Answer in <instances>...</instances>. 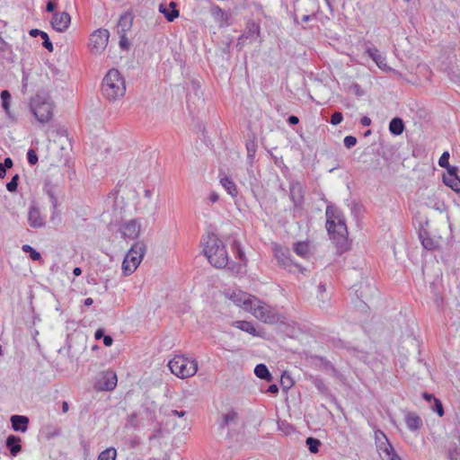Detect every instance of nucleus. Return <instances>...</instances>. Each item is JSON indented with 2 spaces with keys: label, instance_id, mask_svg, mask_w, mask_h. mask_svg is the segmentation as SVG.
Returning <instances> with one entry per match:
<instances>
[{
  "label": "nucleus",
  "instance_id": "obj_26",
  "mask_svg": "<svg viewBox=\"0 0 460 460\" xmlns=\"http://www.w3.org/2000/svg\"><path fill=\"white\" fill-rule=\"evenodd\" d=\"M404 122L399 117L392 119L389 123V130L391 134L394 136H400L401 134H402V132L404 131Z\"/></svg>",
  "mask_w": 460,
  "mask_h": 460
},
{
  "label": "nucleus",
  "instance_id": "obj_54",
  "mask_svg": "<svg viewBox=\"0 0 460 460\" xmlns=\"http://www.w3.org/2000/svg\"><path fill=\"white\" fill-rule=\"evenodd\" d=\"M288 122L290 124V125H296L298 122H299V119L298 117L295 116V115H291L288 118Z\"/></svg>",
  "mask_w": 460,
  "mask_h": 460
},
{
  "label": "nucleus",
  "instance_id": "obj_56",
  "mask_svg": "<svg viewBox=\"0 0 460 460\" xmlns=\"http://www.w3.org/2000/svg\"><path fill=\"white\" fill-rule=\"evenodd\" d=\"M422 397H423L427 402H432V401L434 402V401H435V399H437V398H436L432 394H429V393H424V394H422Z\"/></svg>",
  "mask_w": 460,
  "mask_h": 460
},
{
  "label": "nucleus",
  "instance_id": "obj_15",
  "mask_svg": "<svg viewBox=\"0 0 460 460\" xmlns=\"http://www.w3.org/2000/svg\"><path fill=\"white\" fill-rule=\"evenodd\" d=\"M367 53L380 69L384 71L391 70V67H389L386 64L385 57H384L376 47L367 48Z\"/></svg>",
  "mask_w": 460,
  "mask_h": 460
},
{
  "label": "nucleus",
  "instance_id": "obj_34",
  "mask_svg": "<svg viewBox=\"0 0 460 460\" xmlns=\"http://www.w3.org/2000/svg\"><path fill=\"white\" fill-rule=\"evenodd\" d=\"M13 166V160L10 157H6L3 163H0V179L4 178L6 174V169Z\"/></svg>",
  "mask_w": 460,
  "mask_h": 460
},
{
  "label": "nucleus",
  "instance_id": "obj_59",
  "mask_svg": "<svg viewBox=\"0 0 460 460\" xmlns=\"http://www.w3.org/2000/svg\"><path fill=\"white\" fill-rule=\"evenodd\" d=\"M381 436L385 439V443H383L380 446L385 447V445L389 443L388 439L386 438L385 435L381 430L376 431V438H381Z\"/></svg>",
  "mask_w": 460,
  "mask_h": 460
},
{
  "label": "nucleus",
  "instance_id": "obj_32",
  "mask_svg": "<svg viewBox=\"0 0 460 460\" xmlns=\"http://www.w3.org/2000/svg\"><path fill=\"white\" fill-rule=\"evenodd\" d=\"M306 446L308 447V449L311 453H317L319 450V447L321 445V442L319 439L314 438H306Z\"/></svg>",
  "mask_w": 460,
  "mask_h": 460
},
{
  "label": "nucleus",
  "instance_id": "obj_53",
  "mask_svg": "<svg viewBox=\"0 0 460 460\" xmlns=\"http://www.w3.org/2000/svg\"><path fill=\"white\" fill-rule=\"evenodd\" d=\"M208 199L211 203H215L219 199V195L217 192L213 191L209 194Z\"/></svg>",
  "mask_w": 460,
  "mask_h": 460
},
{
  "label": "nucleus",
  "instance_id": "obj_7",
  "mask_svg": "<svg viewBox=\"0 0 460 460\" xmlns=\"http://www.w3.org/2000/svg\"><path fill=\"white\" fill-rule=\"evenodd\" d=\"M171 372L180 378L193 376L198 371L196 359H190L183 355H176L168 363Z\"/></svg>",
  "mask_w": 460,
  "mask_h": 460
},
{
  "label": "nucleus",
  "instance_id": "obj_63",
  "mask_svg": "<svg viewBox=\"0 0 460 460\" xmlns=\"http://www.w3.org/2000/svg\"><path fill=\"white\" fill-rule=\"evenodd\" d=\"M152 195H153V191H152L151 190H149V189H146V190H145V191H144V197H145L146 199L150 200V199H151V198H152Z\"/></svg>",
  "mask_w": 460,
  "mask_h": 460
},
{
  "label": "nucleus",
  "instance_id": "obj_29",
  "mask_svg": "<svg viewBox=\"0 0 460 460\" xmlns=\"http://www.w3.org/2000/svg\"><path fill=\"white\" fill-rule=\"evenodd\" d=\"M294 252L303 258L309 256V243L308 242H297L294 244Z\"/></svg>",
  "mask_w": 460,
  "mask_h": 460
},
{
  "label": "nucleus",
  "instance_id": "obj_14",
  "mask_svg": "<svg viewBox=\"0 0 460 460\" xmlns=\"http://www.w3.org/2000/svg\"><path fill=\"white\" fill-rule=\"evenodd\" d=\"M117 375L113 371L102 373L96 383V387L102 391H112L117 385Z\"/></svg>",
  "mask_w": 460,
  "mask_h": 460
},
{
  "label": "nucleus",
  "instance_id": "obj_48",
  "mask_svg": "<svg viewBox=\"0 0 460 460\" xmlns=\"http://www.w3.org/2000/svg\"><path fill=\"white\" fill-rule=\"evenodd\" d=\"M57 7L56 0H49L46 5V11L53 13Z\"/></svg>",
  "mask_w": 460,
  "mask_h": 460
},
{
  "label": "nucleus",
  "instance_id": "obj_57",
  "mask_svg": "<svg viewBox=\"0 0 460 460\" xmlns=\"http://www.w3.org/2000/svg\"><path fill=\"white\" fill-rule=\"evenodd\" d=\"M43 31H40L39 29H32L30 31V35L32 36V37H37V36H40L41 37V34H43Z\"/></svg>",
  "mask_w": 460,
  "mask_h": 460
},
{
  "label": "nucleus",
  "instance_id": "obj_1",
  "mask_svg": "<svg viewBox=\"0 0 460 460\" xmlns=\"http://www.w3.org/2000/svg\"><path fill=\"white\" fill-rule=\"evenodd\" d=\"M326 228L330 235L339 243L347 241L348 229L342 212L335 206L326 208Z\"/></svg>",
  "mask_w": 460,
  "mask_h": 460
},
{
  "label": "nucleus",
  "instance_id": "obj_46",
  "mask_svg": "<svg viewBox=\"0 0 460 460\" xmlns=\"http://www.w3.org/2000/svg\"><path fill=\"white\" fill-rule=\"evenodd\" d=\"M448 456L450 460H460V449L457 447L450 449Z\"/></svg>",
  "mask_w": 460,
  "mask_h": 460
},
{
  "label": "nucleus",
  "instance_id": "obj_61",
  "mask_svg": "<svg viewBox=\"0 0 460 460\" xmlns=\"http://www.w3.org/2000/svg\"><path fill=\"white\" fill-rule=\"evenodd\" d=\"M447 169V172L446 173H454V174H456L457 173V168L455 167V166H451L450 164L447 167H445Z\"/></svg>",
  "mask_w": 460,
  "mask_h": 460
},
{
  "label": "nucleus",
  "instance_id": "obj_55",
  "mask_svg": "<svg viewBox=\"0 0 460 460\" xmlns=\"http://www.w3.org/2000/svg\"><path fill=\"white\" fill-rule=\"evenodd\" d=\"M360 123H361V125H362V126H364V127H367V126H370V124H371V119H370V118H369V117H367V116H364V117H362V118H361V119H360Z\"/></svg>",
  "mask_w": 460,
  "mask_h": 460
},
{
  "label": "nucleus",
  "instance_id": "obj_31",
  "mask_svg": "<svg viewBox=\"0 0 460 460\" xmlns=\"http://www.w3.org/2000/svg\"><path fill=\"white\" fill-rule=\"evenodd\" d=\"M1 100H2V107L4 111L9 114L10 109V101H11V93L7 90H3L1 92Z\"/></svg>",
  "mask_w": 460,
  "mask_h": 460
},
{
  "label": "nucleus",
  "instance_id": "obj_50",
  "mask_svg": "<svg viewBox=\"0 0 460 460\" xmlns=\"http://www.w3.org/2000/svg\"><path fill=\"white\" fill-rule=\"evenodd\" d=\"M325 291H326V287H325V285H324V284H320V285L318 286V293H319V294H318V297H319L321 300H323V301L324 300V299H323V294L325 293Z\"/></svg>",
  "mask_w": 460,
  "mask_h": 460
},
{
  "label": "nucleus",
  "instance_id": "obj_5",
  "mask_svg": "<svg viewBox=\"0 0 460 460\" xmlns=\"http://www.w3.org/2000/svg\"><path fill=\"white\" fill-rule=\"evenodd\" d=\"M243 308L265 323L273 324L279 321V315L273 308L255 297L244 296Z\"/></svg>",
  "mask_w": 460,
  "mask_h": 460
},
{
  "label": "nucleus",
  "instance_id": "obj_3",
  "mask_svg": "<svg viewBox=\"0 0 460 460\" xmlns=\"http://www.w3.org/2000/svg\"><path fill=\"white\" fill-rule=\"evenodd\" d=\"M54 107V102L49 94L44 91H39L30 101V110L41 124H46L51 120Z\"/></svg>",
  "mask_w": 460,
  "mask_h": 460
},
{
  "label": "nucleus",
  "instance_id": "obj_36",
  "mask_svg": "<svg viewBox=\"0 0 460 460\" xmlns=\"http://www.w3.org/2000/svg\"><path fill=\"white\" fill-rule=\"evenodd\" d=\"M19 181V174H15L13 176L11 181L6 184V189L10 192H14L17 190Z\"/></svg>",
  "mask_w": 460,
  "mask_h": 460
},
{
  "label": "nucleus",
  "instance_id": "obj_35",
  "mask_svg": "<svg viewBox=\"0 0 460 460\" xmlns=\"http://www.w3.org/2000/svg\"><path fill=\"white\" fill-rule=\"evenodd\" d=\"M313 384L315 386V388L321 393V394H327L328 387L325 385L323 379L314 377L313 379Z\"/></svg>",
  "mask_w": 460,
  "mask_h": 460
},
{
  "label": "nucleus",
  "instance_id": "obj_51",
  "mask_svg": "<svg viewBox=\"0 0 460 460\" xmlns=\"http://www.w3.org/2000/svg\"><path fill=\"white\" fill-rule=\"evenodd\" d=\"M266 392L269 394H277L279 392V387L277 385L272 384V385H269Z\"/></svg>",
  "mask_w": 460,
  "mask_h": 460
},
{
  "label": "nucleus",
  "instance_id": "obj_49",
  "mask_svg": "<svg viewBox=\"0 0 460 460\" xmlns=\"http://www.w3.org/2000/svg\"><path fill=\"white\" fill-rule=\"evenodd\" d=\"M281 385H283L284 388L288 389L292 385V380L289 378V376H282Z\"/></svg>",
  "mask_w": 460,
  "mask_h": 460
},
{
  "label": "nucleus",
  "instance_id": "obj_20",
  "mask_svg": "<svg viewBox=\"0 0 460 460\" xmlns=\"http://www.w3.org/2000/svg\"><path fill=\"white\" fill-rule=\"evenodd\" d=\"M239 422V414L234 410H230L223 414L219 422V429H224L230 425H237Z\"/></svg>",
  "mask_w": 460,
  "mask_h": 460
},
{
  "label": "nucleus",
  "instance_id": "obj_52",
  "mask_svg": "<svg viewBox=\"0 0 460 460\" xmlns=\"http://www.w3.org/2000/svg\"><path fill=\"white\" fill-rule=\"evenodd\" d=\"M103 343H104V345H105V346H107V347L111 346V345H112V343H113V339H112V337H111V336H110V335H105V336H103Z\"/></svg>",
  "mask_w": 460,
  "mask_h": 460
},
{
  "label": "nucleus",
  "instance_id": "obj_8",
  "mask_svg": "<svg viewBox=\"0 0 460 460\" xmlns=\"http://www.w3.org/2000/svg\"><path fill=\"white\" fill-rule=\"evenodd\" d=\"M274 256L277 260L278 265L288 270L289 272H295L298 270L301 273H304L306 270L297 263H295L290 258V251L288 248L275 245L274 246Z\"/></svg>",
  "mask_w": 460,
  "mask_h": 460
},
{
  "label": "nucleus",
  "instance_id": "obj_10",
  "mask_svg": "<svg viewBox=\"0 0 460 460\" xmlns=\"http://www.w3.org/2000/svg\"><path fill=\"white\" fill-rule=\"evenodd\" d=\"M43 190L49 197V201L51 203L52 213L50 216V221L54 222L56 220V218L59 217V210L58 209V188L51 182L48 181V182H45Z\"/></svg>",
  "mask_w": 460,
  "mask_h": 460
},
{
  "label": "nucleus",
  "instance_id": "obj_38",
  "mask_svg": "<svg viewBox=\"0 0 460 460\" xmlns=\"http://www.w3.org/2000/svg\"><path fill=\"white\" fill-rule=\"evenodd\" d=\"M41 39L43 40L42 45L45 49H47L49 51L52 52L54 48L52 42L49 40V35L47 32H43L41 34Z\"/></svg>",
  "mask_w": 460,
  "mask_h": 460
},
{
  "label": "nucleus",
  "instance_id": "obj_2",
  "mask_svg": "<svg viewBox=\"0 0 460 460\" xmlns=\"http://www.w3.org/2000/svg\"><path fill=\"white\" fill-rule=\"evenodd\" d=\"M102 92L104 98L110 102L122 98L126 93V84L119 71L110 69L102 83Z\"/></svg>",
  "mask_w": 460,
  "mask_h": 460
},
{
  "label": "nucleus",
  "instance_id": "obj_39",
  "mask_svg": "<svg viewBox=\"0 0 460 460\" xmlns=\"http://www.w3.org/2000/svg\"><path fill=\"white\" fill-rule=\"evenodd\" d=\"M119 34V47L124 49V50H128L129 49V42H128V40L126 36V33H118Z\"/></svg>",
  "mask_w": 460,
  "mask_h": 460
},
{
  "label": "nucleus",
  "instance_id": "obj_6",
  "mask_svg": "<svg viewBox=\"0 0 460 460\" xmlns=\"http://www.w3.org/2000/svg\"><path fill=\"white\" fill-rule=\"evenodd\" d=\"M146 252L144 242H136L126 253L122 261L121 270L124 276L131 275L139 266Z\"/></svg>",
  "mask_w": 460,
  "mask_h": 460
},
{
  "label": "nucleus",
  "instance_id": "obj_64",
  "mask_svg": "<svg viewBox=\"0 0 460 460\" xmlns=\"http://www.w3.org/2000/svg\"><path fill=\"white\" fill-rule=\"evenodd\" d=\"M73 274L75 276H80L82 274V270L81 268L79 267H75L74 270H73Z\"/></svg>",
  "mask_w": 460,
  "mask_h": 460
},
{
  "label": "nucleus",
  "instance_id": "obj_45",
  "mask_svg": "<svg viewBox=\"0 0 460 460\" xmlns=\"http://www.w3.org/2000/svg\"><path fill=\"white\" fill-rule=\"evenodd\" d=\"M449 153L448 152H444L442 154V155L440 156L439 160H438V164L441 166V167H447L449 165Z\"/></svg>",
  "mask_w": 460,
  "mask_h": 460
},
{
  "label": "nucleus",
  "instance_id": "obj_12",
  "mask_svg": "<svg viewBox=\"0 0 460 460\" xmlns=\"http://www.w3.org/2000/svg\"><path fill=\"white\" fill-rule=\"evenodd\" d=\"M141 230V226L137 219H131L128 222L122 224L119 227V232L124 239H136L138 237Z\"/></svg>",
  "mask_w": 460,
  "mask_h": 460
},
{
  "label": "nucleus",
  "instance_id": "obj_27",
  "mask_svg": "<svg viewBox=\"0 0 460 460\" xmlns=\"http://www.w3.org/2000/svg\"><path fill=\"white\" fill-rule=\"evenodd\" d=\"M234 326L245 332H248L253 336H259L258 332L256 331V328L254 325L248 321H236L234 323Z\"/></svg>",
  "mask_w": 460,
  "mask_h": 460
},
{
  "label": "nucleus",
  "instance_id": "obj_33",
  "mask_svg": "<svg viewBox=\"0 0 460 460\" xmlns=\"http://www.w3.org/2000/svg\"><path fill=\"white\" fill-rule=\"evenodd\" d=\"M22 251L24 252H29L30 253V257L32 261H39L40 258H41V255L39 252H37L36 250H34L31 245L29 244H24L22 245Z\"/></svg>",
  "mask_w": 460,
  "mask_h": 460
},
{
  "label": "nucleus",
  "instance_id": "obj_18",
  "mask_svg": "<svg viewBox=\"0 0 460 460\" xmlns=\"http://www.w3.org/2000/svg\"><path fill=\"white\" fill-rule=\"evenodd\" d=\"M22 439L15 435H9L5 440V446L12 456H16L22 451Z\"/></svg>",
  "mask_w": 460,
  "mask_h": 460
},
{
  "label": "nucleus",
  "instance_id": "obj_25",
  "mask_svg": "<svg viewBox=\"0 0 460 460\" xmlns=\"http://www.w3.org/2000/svg\"><path fill=\"white\" fill-rule=\"evenodd\" d=\"M220 183L231 197L238 195V190L234 181L226 175L220 177Z\"/></svg>",
  "mask_w": 460,
  "mask_h": 460
},
{
  "label": "nucleus",
  "instance_id": "obj_62",
  "mask_svg": "<svg viewBox=\"0 0 460 460\" xmlns=\"http://www.w3.org/2000/svg\"><path fill=\"white\" fill-rule=\"evenodd\" d=\"M353 89L355 91V93L358 95V96H361L362 95V90H361V87L358 84H355L353 85Z\"/></svg>",
  "mask_w": 460,
  "mask_h": 460
},
{
  "label": "nucleus",
  "instance_id": "obj_13",
  "mask_svg": "<svg viewBox=\"0 0 460 460\" xmlns=\"http://www.w3.org/2000/svg\"><path fill=\"white\" fill-rule=\"evenodd\" d=\"M304 187L299 181H292L289 184V198L292 200L295 208H301L305 198H304Z\"/></svg>",
  "mask_w": 460,
  "mask_h": 460
},
{
  "label": "nucleus",
  "instance_id": "obj_30",
  "mask_svg": "<svg viewBox=\"0 0 460 460\" xmlns=\"http://www.w3.org/2000/svg\"><path fill=\"white\" fill-rule=\"evenodd\" d=\"M117 451L114 447H109L100 453L97 460H116Z\"/></svg>",
  "mask_w": 460,
  "mask_h": 460
},
{
  "label": "nucleus",
  "instance_id": "obj_58",
  "mask_svg": "<svg viewBox=\"0 0 460 460\" xmlns=\"http://www.w3.org/2000/svg\"><path fill=\"white\" fill-rule=\"evenodd\" d=\"M185 414H186V411H184L172 410L171 411L172 416L183 417V416H185Z\"/></svg>",
  "mask_w": 460,
  "mask_h": 460
},
{
  "label": "nucleus",
  "instance_id": "obj_42",
  "mask_svg": "<svg viewBox=\"0 0 460 460\" xmlns=\"http://www.w3.org/2000/svg\"><path fill=\"white\" fill-rule=\"evenodd\" d=\"M433 411L437 412L438 416L442 417L444 415V409L442 402L438 399H435L434 406L432 407Z\"/></svg>",
  "mask_w": 460,
  "mask_h": 460
},
{
  "label": "nucleus",
  "instance_id": "obj_28",
  "mask_svg": "<svg viewBox=\"0 0 460 460\" xmlns=\"http://www.w3.org/2000/svg\"><path fill=\"white\" fill-rule=\"evenodd\" d=\"M254 374L257 377L264 379L268 382L272 380V376L270 373L267 366L264 364H258L254 368Z\"/></svg>",
  "mask_w": 460,
  "mask_h": 460
},
{
  "label": "nucleus",
  "instance_id": "obj_9",
  "mask_svg": "<svg viewBox=\"0 0 460 460\" xmlns=\"http://www.w3.org/2000/svg\"><path fill=\"white\" fill-rule=\"evenodd\" d=\"M110 32L106 29L95 30L89 38V49L93 55L102 54L109 42Z\"/></svg>",
  "mask_w": 460,
  "mask_h": 460
},
{
  "label": "nucleus",
  "instance_id": "obj_23",
  "mask_svg": "<svg viewBox=\"0 0 460 460\" xmlns=\"http://www.w3.org/2000/svg\"><path fill=\"white\" fill-rule=\"evenodd\" d=\"M379 451L383 460H401L390 443H387L385 447L380 446Z\"/></svg>",
  "mask_w": 460,
  "mask_h": 460
},
{
  "label": "nucleus",
  "instance_id": "obj_43",
  "mask_svg": "<svg viewBox=\"0 0 460 460\" xmlns=\"http://www.w3.org/2000/svg\"><path fill=\"white\" fill-rule=\"evenodd\" d=\"M343 119V115L340 111H335L331 117V123L332 125L340 124Z\"/></svg>",
  "mask_w": 460,
  "mask_h": 460
},
{
  "label": "nucleus",
  "instance_id": "obj_47",
  "mask_svg": "<svg viewBox=\"0 0 460 460\" xmlns=\"http://www.w3.org/2000/svg\"><path fill=\"white\" fill-rule=\"evenodd\" d=\"M244 296H246V297H252L251 296L245 294V293H242V294H239V295H234V301L240 306L243 307V300H244Z\"/></svg>",
  "mask_w": 460,
  "mask_h": 460
},
{
  "label": "nucleus",
  "instance_id": "obj_17",
  "mask_svg": "<svg viewBox=\"0 0 460 460\" xmlns=\"http://www.w3.org/2000/svg\"><path fill=\"white\" fill-rule=\"evenodd\" d=\"M28 221L29 225L34 228H39L45 226V221L43 217L40 216V209L35 206H31L30 208Z\"/></svg>",
  "mask_w": 460,
  "mask_h": 460
},
{
  "label": "nucleus",
  "instance_id": "obj_11",
  "mask_svg": "<svg viewBox=\"0 0 460 460\" xmlns=\"http://www.w3.org/2000/svg\"><path fill=\"white\" fill-rule=\"evenodd\" d=\"M50 22L52 28L55 31L58 32H64L68 29L70 25L71 17L66 12L54 13Z\"/></svg>",
  "mask_w": 460,
  "mask_h": 460
},
{
  "label": "nucleus",
  "instance_id": "obj_4",
  "mask_svg": "<svg viewBox=\"0 0 460 460\" xmlns=\"http://www.w3.org/2000/svg\"><path fill=\"white\" fill-rule=\"evenodd\" d=\"M204 253L215 268L223 269L228 264V254L226 246L216 234L208 235Z\"/></svg>",
  "mask_w": 460,
  "mask_h": 460
},
{
  "label": "nucleus",
  "instance_id": "obj_22",
  "mask_svg": "<svg viewBox=\"0 0 460 460\" xmlns=\"http://www.w3.org/2000/svg\"><path fill=\"white\" fill-rule=\"evenodd\" d=\"M132 20L130 13H124L120 15L118 22L117 33H127V31H128L132 27Z\"/></svg>",
  "mask_w": 460,
  "mask_h": 460
},
{
  "label": "nucleus",
  "instance_id": "obj_24",
  "mask_svg": "<svg viewBox=\"0 0 460 460\" xmlns=\"http://www.w3.org/2000/svg\"><path fill=\"white\" fill-rule=\"evenodd\" d=\"M443 181L445 185L450 187L456 192L460 191V178L457 173H444Z\"/></svg>",
  "mask_w": 460,
  "mask_h": 460
},
{
  "label": "nucleus",
  "instance_id": "obj_16",
  "mask_svg": "<svg viewBox=\"0 0 460 460\" xmlns=\"http://www.w3.org/2000/svg\"><path fill=\"white\" fill-rule=\"evenodd\" d=\"M404 421L411 431H417L423 426L422 419L414 411H408L404 416Z\"/></svg>",
  "mask_w": 460,
  "mask_h": 460
},
{
  "label": "nucleus",
  "instance_id": "obj_21",
  "mask_svg": "<svg viewBox=\"0 0 460 460\" xmlns=\"http://www.w3.org/2000/svg\"><path fill=\"white\" fill-rule=\"evenodd\" d=\"M176 6L177 4L175 2H171L170 7L172 10L170 11L164 4H161L159 5V11L164 15L168 22H172L180 14L179 11L176 9Z\"/></svg>",
  "mask_w": 460,
  "mask_h": 460
},
{
  "label": "nucleus",
  "instance_id": "obj_44",
  "mask_svg": "<svg viewBox=\"0 0 460 460\" xmlns=\"http://www.w3.org/2000/svg\"><path fill=\"white\" fill-rule=\"evenodd\" d=\"M343 143L347 148H351L357 144V138L353 136H347L344 137Z\"/></svg>",
  "mask_w": 460,
  "mask_h": 460
},
{
  "label": "nucleus",
  "instance_id": "obj_41",
  "mask_svg": "<svg viewBox=\"0 0 460 460\" xmlns=\"http://www.w3.org/2000/svg\"><path fill=\"white\" fill-rule=\"evenodd\" d=\"M27 160L28 163L31 165H34L38 163V155L33 149H29L27 153Z\"/></svg>",
  "mask_w": 460,
  "mask_h": 460
},
{
  "label": "nucleus",
  "instance_id": "obj_37",
  "mask_svg": "<svg viewBox=\"0 0 460 460\" xmlns=\"http://www.w3.org/2000/svg\"><path fill=\"white\" fill-rule=\"evenodd\" d=\"M420 238L421 243L425 249L429 251L435 249L436 243L433 239H431L430 237H423L422 235H420Z\"/></svg>",
  "mask_w": 460,
  "mask_h": 460
},
{
  "label": "nucleus",
  "instance_id": "obj_40",
  "mask_svg": "<svg viewBox=\"0 0 460 460\" xmlns=\"http://www.w3.org/2000/svg\"><path fill=\"white\" fill-rule=\"evenodd\" d=\"M127 425L134 429L138 428L139 423L137 420V414L136 412H133L128 416Z\"/></svg>",
  "mask_w": 460,
  "mask_h": 460
},
{
  "label": "nucleus",
  "instance_id": "obj_19",
  "mask_svg": "<svg viewBox=\"0 0 460 460\" xmlns=\"http://www.w3.org/2000/svg\"><path fill=\"white\" fill-rule=\"evenodd\" d=\"M14 431L24 433L28 429L29 418L23 415H13L10 419Z\"/></svg>",
  "mask_w": 460,
  "mask_h": 460
},
{
  "label": "nucleus",
  "instance_id": "obj_60",
  "mask_svg": "<svg viewBox=\"0 0 460 460\" xmlns=\"http://www.w3.org/2000/svg\"><path fill=\"white\" fill-rule=\"evenodd\" d=\"M103 336H105V334H104V331L102 329H98L95 332L94 337L96 340H100V339L103 338Z\"/></svg>",
  "mask_w": 460,
  "mask_h": 460
}]
</instances>
